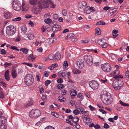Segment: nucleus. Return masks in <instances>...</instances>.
<instances>
[{
	"instance_id": "f257e3e1",
	"label": "nucleus",
	"mask_w": 129,
	"mask_h": 129,
	"mask_svg": "<svg viewBox=\"0 0 129 129\" xmlns=\"http://www.w3.org/2000/svg\"><path fill=\"white\" fill-rule=\"evenodd\" d=\"M37 6H34L32 11L34 13L37 14L41 11L40 9L47 8L49 6L48 3L45 0H40L38 3Z\"/></svg>"
},
{
	"instance_id": "f03ea898",
	"label": "nucleus",
	"mask_w": 129,
	"mask_h": 129,
	"mask_svg": "<svg viewBox=\"0 0 129 129\" xmlns=\"http://www.w3.org/2000/svg\"><path fill=\"white\" fill-rule=\"evenodd\" d=\"M123 78L122 76L119 75L116 77L115 80L112 83L113 86L116 90H119L123 84V81L120 78Z\"/></svg>"
},
{
	"instance_id": "7ed1b4c3",
	"label": "nucleus",
	"mask_w": 129,
	"mask_h": 129,
	"mask_svg": "<svg viewBox=\"0 0 129 129\" xmlns=\"http://www.w3.org/2000/svg\"><path fill=\"white\" fill-rule=\"evenodd\" d=\"M101 99L103 102L105 104H110L112 102V100L111 99H109L107 92L105 90L102 92Z\"/></svg>"
},
{
	"instance_id": "20e7f679",
	"label": "nucleus",
	"mask_w": 129,
	"mask_h": 129,
	"mask_svg": "<svg viewBox=\"0 0 129 129\" xmlns=\"http://www.w3.org/2000/svg\"><path fill=\"white\" fill-rule=\"evenodd\" d=\"M24 80L27 85L30 86L33 84L34 81V78L31 74H28L25 76Z\"/></svg>"
},
{
	"instance_id": "39448f33",
	"label": "nucleus",
	"mask_w": 129,
	"mask_h": 129,
	"mask_svg": "<svg viewBox=\"0 0 129 129\" xmlns=\"http://www.w3.org/2000/svg\"><path fill=\"white\" fill-rule=\"evenodd\" d=\"M6 31L8 35L11 36L15 34L16 32V29L14 26L10 25L6 27Z\"/></svg>"
},
{
	"instance_id": "423d86ee",
	"label": "nucleus",
	"mask_w": 129,
	"mask_h": 129,
	"mask_svg": "<svg viewBox=\"0 0 129 129\" xmlns=\"http://www.w3.org/2000/svg\"><path fill=\"white\" fill-rule=\"evenodd\" d=\"M41 114V112L39 110L33 109L29 112V116L31 118H34L39 116Z\"/></svg>"
},
{
	"instance_id": "0eeeda50",
	"label": "nucleus",
	"mask_w": 129,
	"mask_h": 129,
	"mask_svg": "<svg viewBox=\"0 0 129 129\" xmlns=\"http://www.w3.org/2000/svg\"><path fill=\"white\" fill-rule=\"evenodd\" d=\"M12 6L14 10L19 11L21 8V4L19 1L17 0H13L12 1Z\"/></svg>"
},
{
	"instance_id": "6e6552de",
	"label": "nucleus",
	"mask_w": 129,
	"mask_h": 129,
	"mask_svg": "<svg viewBox=\"0 0 129 129\" xmlns=\"http://www.w3.org/2000/svg\"><path fill=\"white\" fill-rule=\"evenodd\" d=\"M101 67L102 70L106 72H110L112 69L111 65L107 63L102 64L101 65Z\"/></svg>"
},
{
	"instance_id": "1a4fd4ad",
	"label": "nucleus",
	"mask_w": 129,
	"mask_h": 129,
	"mask_svg": "<svg viewBox=\"0 0 129 129\" xmlns=\"http://www.w3.org/2000/svg\"><path fill=\"white\" fill-rule=\"evenodd\" d=\"M90 87L93 89H97L99 87V83L94 80L90 81L89 83Z\"/></svg>"
},
{
	"instance_id": "9d476101",
	"label": "nucleus",
	"mask_w": 129,
	"mask_h": 129,
	"mask_svg": "<svg viewBox=\"0 0 129 129\" xmlns=\"http://www.w3.org/2000/svg\"><path fill=\"white\" fill-rule=\"evenodd\" d=\"M97 43L101 45L102 47L103 48H105L107 46V44L106 42V40L104 39H98L97 41Z\"/></svg>"
},
{
	"instance_id": "9b49d317",
	"label": "nucleus",
	"mask_w": 129,
	"mask_h": 129,
	"mask_svg": "<svg viewBox=\"0 0 129 129\" xmlns=\"http://www.w3.org/2000/svg\"><path fill=\"white\" fill-rule=\"evenodd\" d=\"M78 68L79 69H82L84 66V62L83 60L79 59L77 62Z\"/></svg>"
},
{
	"instance_id": "f8f14e48",
	"label": "nucleus",
	"mask_w": 129,
	"mask_h": 129,
	"mask_svg": "<svg viewBox=\"0 0 129 129\" xmlns=\"http://www.w3.org/2000/svg\"><path fill=\"white\" fill-rule=\"evenodd\" d=\"M84 59L87 65L90 66L92 64L93 60L92 57H85Z\"/></svg>"
},
{
	"instance_id": "ddd939ff",
	"label": "nucleus",
	"mask_w": 129,
	"mask_h": 129,
	"mask_svg": "<svg viewBox=\"0 0 129 129\" xmlns=\"http://www.w3.org/2000/svg\"><path fill=\"white\" fill-rule=\"evenodd\" d=\"M73 47H70L67 48L66 49V54L67 56H73V52H72V49Z\"/></svg>"
},
{
	"instance_id": "4468645a",
	"label": "nucleus",
	"mask_w": 129,
	"mask_h": 129,
	"mask_svg": "<svg viewBox=\"0 0 129 129\" xmlns=\"http://www.w3.org/2000/svg\"><path fill=\"white\" fill-rule=\"evenodd\" d=\"M52 30L54 32L60 31V26L58 24L54 25L52 28Z\"/></svg>"
},
{
	"instance_id": "2eb2a0df",
	"label": "nucleus",
	"mask_w": 129,
	"mask_h": 129,
	"mask_svg": "<svg viewBox=\"0 0 129 129\" xmlns=\"http://www.w3.org/2000/svg\"><path fill=\"white\" fill-rule=\"evenodd\" d=\"M4 16L6 19H9L12 17V15L9 12L6 11L4 12Z\"/></svg>"
},
{
	"instance_id": "dca6fc26",
	"label": "nucleus",
	"mask_w": 129,
	"mask_h": 129,
	"mask_svg": "<svg viewBox=\"0 0 129 129\" xmlns=\"http://www.w3.org/2000/svg\"><path fill=\"white\" fill-rule=\"evenodd\" d=\"M119 73V71L118 69H116L115 71H113L112 72L110 73V75H111L114 76H116L115 77V78H116V77L117 76H119L118 75Z\"/></svg>"
},
{
	"instance_id": "f3484780",
	"label": "nucleus",
	"mask_w": 129,
	"mask_h": 129,
	"mask_svg": "<svg viewBox=\"0 0 129 129\" xmlns=\"http://www.w3.org/2000/svg\"><path fill=\"white\" fill-rule=\"evenodd\" d=\"M70 95L71 96H73V97L72 96L71 98L72 99H73L74 97L77 94V92L76 91L73 89H72L70 91Z\"/></svg>"
},
{
	"instance_id": "a211bd4d",
	"label": "nucleus",
	"mask_w": 129,
	"mask_h": 129,
	"mask_svg": "<svg viewBox=\"0 0 129 129\" xmlns=\"http://www.w3.org/2000/svg\"><path fill=\"white\" fill-rule=\"evenodd\" d=\"M9 71L8 70L6 71L5 74L4 76L6 80L7 81H9L10 80V77L9 75Z\"/></svg>"
},
{
	"instance_id": "6ab92c4d",
	"label": "nucleus",
	"mask_w": 129,
	"mask_h": 129,
	"mask_svg": "<svg viewBox=\"0 0 129 129\" xmlns=\"http://www.w3.org/2000/svg\"><path fill=\"white\" fill-rule=\"evenodd\" d=\"M6 121V118L4 117H0V123L1 125L5 124Z\"/></svg>"
},
{
	"instance_id": "aec40b11",
	"label": "nucleus",
	"mask_w": 129,
	"mask_h": 129,
	"mask_svg": "<svg viewBox=\"0 0 129 129\" xmlns=\"http://www.w3.org/2000/svg\"><path fill=\"white\" fill-rule=\"evenodd\" d=\"M29 7L27 5L23 4L22 5V10L23 11H26L28 10Z\"/></svg>"
},
{
	"instance_id": "412c9836",
	"label": "nucleus",
	"mask_w": 129,
	"mask_h": 129,
	"mask_svg": "<svg viewBox=\"0 0 129 129\" xmlns=\"http://www.w3.org/2000/svg\"><path fill=\"white\" fill-rule=\"evenodd\" d=\"M27 38L29 40H32L34 38V35L33 32H29L27 35Z\"/></svg>"
},
{
	"instance_id": "4be33fe9",
	"label": "nucleus",
	"mask_w": 129,
	"mask_h": 129,
	"mask_svg": "<svg viewBox=\"0 0 129 129\" xmlns=\"http://www.w3.org/2000/svg\"><path fill=\"white\" fill-rule=\"evenodd\" d=\"M16 71L15 69H13L12 70L11 75L13 78H15L17 76V74L16 73Z\"/></svg>"
},
{
	"instance_id": "5701e85b",
	"label": "nucleus",
	"mask_w": 129,
	"mask_h": 129,
	"mask_svg": "<svg viewBox=\"0 0 129 129\" xmlns=\"http://www.w3.org/2000/svg\"><path fill=\"white\" fill-rule=\"evenodd\" d=\"M29 2L31 5H33L34 6H36V5H37V0H29Z\"/></svg>"
},
{
	"instance_id": "b1692460",
	"label": "nucleus",
	"mask_w": 129,
	"mask_h": 129,
	"mask_svg": "<svg viewBox=\"0 0 129 129\" xmlns=\"http://www.w3.org/2000/svg\"><path fill=\"white\" fill-rule=\"evenodd\" d=\"M21 31L24 33H26L27 31V28L25 25H23L21 27Z\"/></svg>"
},
{
	"instance_id": "393cba45",
	"label": "nucleus",
	"mask_w": 129,
	"mask_h": 129,
	"mask_svg": "<svg viewBox=\"0 0 129 129\" xmlns=\"http://www.w3.org/2000/svg\"><path fill=\"white\" fill-rule=\"evenodd\" d=\"M20 51H22L25 54H27L29 51V50L27 48H21L20 49Z\"/></svg>"
},
{
	"instance_id": "a878e982",
	"label": "nucleus",
	"mask_w": 129,
	"mask_h": 129,
	"mask_svg": "<svg viewBox=\"0 0 129 129\" xmlns=\"http://www.w3.org/2000/svg\"><path fill=\"white\" fill-rule=\"evenodd\" d=\"M47 41L48 43L51 44L54 43L55 40L53 38H51L48 39Z\"/></svg>"
},
{
	"instance_id": "bb28decb",
	"label": "nucleus",
	"mask_w": 129,
	"mask_h": 129,
	"mask_svg": "<svg viewBox=\"0 0 129 129\" xmlns=\"http://www.w3.org/2000/svg\"><path fill=\"white\" fill-rule=\"evenodd\" d=\"M79 120V118L78 117H74L72 119V121L75 123H77Z\"/></svg>"
},
{
	"instance_id": "cd10ccee",
	"label": "nucleus",
	"mask_w": 129,
	"mask_h": 129,
	"mask_svg": "<svg viewBox=\"0 0 129 129\" xmlns=\"http://www.w3.org/2000/svg\"><path fill=\"white\" fill-rule=\"evenodd\" d=\"M86 8L89 9V10L92 12H94L95 11V9L94 7H90L89 6H87Z\"/></svg>"
},
{
	"instance_id": "c85d7f7f",
	"label": "nucleus",
	"mask_w": 129,
	"mask_h": 129,
	"mask_svg": "<svg viewBox=\"0 0 129 129\" xmlns=\"http://www.w3.org/2000/svg\"><path fill=\"white\" fill-rule=\"evenodd\" d=\"M73 72V73L76 74H79L81 72V71H79L77 69H74Z\"/></svg>"
},
{
	"instance_id": "c756f323",
	"label": "nucleus",
	"mask_w": 129,
	"mask_h": 129,
	"mask_svg": "<svg viewBox=\"0 0 129 129\" xmlns=\"http://www.w3.org/2000/svg\"><path fill=\"white\" fill-rule=\"evenodd\" d=\"M74 35L73 33H69L68 35H67L66 38V39L67 38H70L72 37H74Z\"/></svg>"
},
{
	"instance_id": "7c9ffc66",
	"label": "nucleus",
	"mask_w": 129,
	"mask_h": 129,
	"mask_svg": "<svg viewBox=\"0 0 129 129\" xmlns=\"http://www.w3.org/2000/svg\"><path fill=\"white\" fill-rule=\"evenodd\" d=\"M11 49L14 50H16L17 51H20L19 49H18V48L16 46H13L11 47Z\"/></svg>"
},
{
	"instance_id": "2f4dec72",
	"label": "nucleus",
	"mask_w": 129,
	"mask_h": 129,
	"mask_svg": "<svg viewBox=\"0 0 129 129\" xmlns=\"http://www.w3.org/2000/svg\"><path fill=\"white\" fill-rule=\"evenodd\" d=\"M44 21L46 23L48 24L51 22L52 20L49 18H47L44 20Z\"/></svg>"
},
{
	"instance_id": "473e14b6",
	"label": "nucleus",
	"mask_w": 129,
	"mask_h": 129,
	"mask_svg": "<svg viewBox=\"0 0 129 129\" xmlns=\"http://www.w3.org/2000/svg\"><path fill=\"white\" fill-rule=\"evenodd\" d=\"M21 19V17H18L16 18H14L12 19L13 21H20Z\"/></svg>"
},
{
	"instance_id": "72a5a7b5",
	"label": "nucleus",
	"mask_w": 129,
	"mask_h": 129,
	"mask_svg": "<svg viewBox=\"0 0 129 129\" xmlns=\"http://www.w3.org/2000/svg\"><path fill=\"white\" fill-rule=\"evenodd\" d=\"M39 90L40 93H43L44 91V88L42 86H40L39 87Z\"/></svg>"
},
{
	"instance_id": "f704fd0d",
	"label": "nucleus",
	"mask_w": 129,
	"mask_h": 129,
	"mask_svg": "<svg viewBox=\"0 0 129 129\" xmlns=\"http://www.w3.org/2000/svg\"><path fill=\"white\" fill-rule=\"evenodd\" d=\"M105 23L102 21H100L96 23V24L97 25H105Z\"/></svg>"
},
{
	"instance_id": "c9c22d12",
	"label": "nucleus",
	"mask_w": 129,
	"mask_h": 129,
	"mask_svg": "<svg viewBox=\"0 0 129 129\" xmlns=\"http://www.w3.org/2000/svg\"><path fill=\"white\" fill-rule=\"evenodd\" d=\"M36 57H28L27 60L29 61H34Z\"/></svg>"
},
{
	"instance_id": "e433bc0d",
	"label": "nucleus",
	"mask_w": 129,
	"mask_h": 129,
	"mask_svg": "<svg viewBox=\"0 0 129 129\" xmlns=\"http://www.w3.org/2000/svg\"><path fill=\"white\" fill-rule=\"evenodd\" d=\"M96 32L95 35H99L101 34V32L100 29L96 28Z\"/></svg>"
},
{
	"instance_id": "4c0bfd02",
	"label": "nucleus",
	"mask_w": 129,
	"mask_h": 129,
	"mask_svg": "<svg viewBox=\"0 0 129 129\" xmlns=\"http://www.w3.org/2000/svg\"><path fill=\"white\" fill-rule=\"evenodd\" d=\"M120 104L122 106H129V104H127L123 102L121 100L119 101Z\"/></svg>"
},
{
	"instance_id": "58836bf2",
	"label": "nucleus",
	"mask_w": 129,
	"mask_h": 129,
	"mask_svg": "<svg viewBox=\"0 0 129 129\" xmlns=\"http://www.w3.org/2000/svg\"><path fill=\"white\" fill-rule=\"evenodd\" d=\"M49 74V72L48 71H46L44 73V76L47 77Z\"/></svg>"
},
{
	"instance_id": "ea45409f",
	"label": "nucleus",
	"mask_w": 129,
	"mask_h": 129,
	"mask_svg": "<svg viewBox=\"0 0 129 129\" xmlns=\"http://www.w3.org/2000/svg\"><path fill=\"white\" fill-rule=\"evenodd\" d=\"M62 13L63 15L64 16H66L67 14V12L66 10L63 9L62 10Z\"/></svg>"
},
{
	"instance_id": "a19ab883",
	"label": "nucleus",
	"mask_w": 129,
	"mask_h": 129,
	"mask_svg": "<svg viewBox=\"0 0 129 129\" xmlns=\"http://www.w3.org/2000/svg\"><path fill=\"white\" fill-rule=\"evenodd\" d=\"M5 97L4 93L2 91H0V98L1 99H3Z\"/></svg>"
},
{
	"instance_id": "79ce46f5",
	"label": "nucleus",
	"mask_w": 129,
	"mask_h": 129,
	"mask_svg": "<svg viewBox=\"0 0 129 129\" xmlns=\"http://www.w3.org/2000/svg\"><path fill=\"white\" fill-rule=\"evenodd\" d=\"M127 71H126L125 73V76L128 77H129V66L127 68Z\"/></svg>"
},
{
	"instance_id": "37998d69",
	"label": "nucleus",
	"mask_w": 129,
	"mask_h": 129,
	"mask_svg": "<svg viewBox=\"0 0 129 129\" xmlns=\"http://www.w3.org/2000/svg\"><path fill=\"white\" fill-rule=\"evenodd\" d=\"M60 73L62 77H65L66 76V74L64 72L62 71H60V72H59Z\"/></svg>"
},
{
	"instance_id": "c03bdc74",
	"label": "nucleus",
	"mask_w": 129,
	"mask_h": 129,
	"mask_svg": "<svg viewBox=\"0 0 129 129\" xmlns=\"http://www.w3.org/2000/svg\"><path fill=\"white\" fill-rule=\"evenodd\" d=\"M33 100L32 99H30L28 101L27 103L30 105L31 106L33 104Z\"/></svg>"
},
{
	"instance_id": "a18cd8bd",
	"label": "nucleus",
	"mask_w": 129,
	"mask_h": 129,
	"mask_svg": "<svg viewBox=\"0 0 129 129\" xmlns=\"http://www.w3.org/2000/svg\"><path fill=\"white\" fill-rule=\"evenodd\" d=\"M1 128L4 129H6L7 128V126L5 124L1 125Z\"/></svg>"
},
{
	"instance_id": "49530a36",
	"label": "nucleus",
	"mask_w": 129,
	"mask_h": 129,
	"mask_svg": "<svg viewBox=\"0 0 129 129\" xmlns=\"http://www.w3.org/2000/svg\"><path fill=\"white\" fill-rule=\"evenodd\" d=\"M79 111L77 109H75L73 111V113L75 115H77L79 113Z\"/></svg>"
},
{
	"instance_id": "de8ad7c7",
	"label": "nucleus",
	"mask_w": 129,
	"mask_h": 129,
	"mask_svg": "<svg viewBox=\"0 0 129 129\" xmlns=\"http://www.w3.org/2000/svg\"><path fill=\"white\" fill-rule=\"evenodd\" d=\"M57 81L58 83H61L63 82V80L60 77L57 79Z\"/></svg>"
},
{
	"instance_id": "09e8293b",
	"label": "nucleus",
	"mask_w": 129,
	"mask_h": 129,
	"mask_svg": "<svg viewBox=\"0 0 129 129\" xmlns=\"http://www.w3.org/2000/svg\"><path fill=\"white\" fill-rule=\"evenodd\" d=\"M57 87L58 88L60 89H61L63 88V86L62 84H59L58 85V86H57Z\"/></svg>"
},
{
	"instance_id": "8fccbe9b",
	"label": "nucleus",
	"mask_w": 129,
	"mask_h": 129,
	"mask_svg": "<svg viewBox=\"0 0 129 129\" xmlns=\"http://www.w3.org/2000/svg\"><path fill=\"white\" fill-rule=\"evenodd\" d=\"M77 109L80 110L79 112L84 111V109L82 107L80 106L77 108Z\"/></svg>"
},
{
	"instance_id": "3c124183",
	"label": "nucleus",
	"mask_w": 129,
	"mask_h": 129,
	"mask_svg": "<svg viewBox=\"0 0 129 129\" xmlns=\"http://www.w3.org/2000/svg\"><path fill=\"white\" fill-rule=\"evenodd\" d=\"M51 81L47 80L45 82V85L46 86H48L51 82Z\"/></svg>"
},
{
	"instance_id": "603ef678",
	"label": "nucleus",
	"mask_w": 129,
	"mask_h": 129,
	"mask_svg": "<svg viewBox=\"0 0 129 129\" xmlns=\"http://www.w3.org/2000/svg\"><path fill=\"white\" fill-rule=\"evenodd\" d=\"M51 114L52 115L55 116L56 118H58V115L57 113L54 112H52L51 113Z\"/></svg>"
},
{
	"instance_id": "864d4df0",
	"label": "nucleus",
	"mask_w": 129,
	"mask_h": 129,
	"mask_svg": "<svg viewBox=\"0 0 129 129\" xmlns=\"http://www.w3.org/2000/svg\"><path fill=\"white\" fill-rule=\"evenodd\" d=\"M61 55L59 52H57L54 54V56H61Z\"/></svg>"
},
{
	"instance_id": "5fc2aeb1",
	"label": "nucleus",
	"mask_w": 129,
	"mask_h": 129,
	"mask_svg": "<svg viewBox=\"0 0 129 129\" xmlns=\"http://www.w3.org/2000/svg\"><path fill=\"white\" fill-rule=\"evenodd\" d=\"M23 64H25L26 66H28L30 67H31L33 66L32 64L31 63H28L27 62H24L23 63Z\"/></svg>"
},
{
	"instance_id": "6e6d98bb",
	"label": "nucleus",
	"mask_w": 129,
	"mask_h": 129,
	"mask_svg": "<svg viewBox=\"0 0 129 129\" xmlns=\"http://www.w3.org/2000/svg\"><path fill=\"white\" fill-rule=\"evenodd\" d=\"M71 40L73 42H75L78 40V39L76 37H73L72 38Z\"/></svg>"
},
{
	"instance_id": "4d7b16f0",
	"label": "nucleus",
	"mask_w": 129,
	"mask_h": 129,
	"mask_svg": "<svg viewBox=\"0 0 129 129\" xmlns=\"http://www.w3.org/2000/svg\"><path fill=\"white\" fill-rule=\"evenodd\" d=\"M54 57V62H55L59 60L60 59L61 57Z\"/></svg>"
},
{
	"instance_id": "13d9d810",
	"label": "nucleus",
	"mask_w": 129,
	"mask_h": 129,
	"mask_svg": "<svg viewBox=\"0 0 129 129\" xmlns=\"http://www.w3.org/2000/svg\"><path fill=\"white\" fill-rule=\"evenodd\" d=\"M6 53V52L5 50L4 49H1V53L2 54H5Z\"/></svg>"
},
{
	"instance_id": "bf43d9fd",
	"label": "nucleus",
	"mask_w": 129,
	"mask_h": 129,
	"mask_svg": "<svg viewBox=\"0 0 129 129\" xmlns=\"http://www.w3.org/2000/svg\"><path fill=\"white\" fill-rule=\"evenodd\" d=\"M21 39V36H18V37L15 40V41L16 42H18L20 41Z\"/></svg>"
},
{
	"instance_id": "052dcab7",
	"label": "nucleus",
	"mask_w": 129,
	"mask_h": 129,
	"mask_svg": "<svg viewBox=\"0 0 129 129\" xmlns=\"http://www.w3.org/2000/svg\"><path fill=\"white\" fill-rule=\"evenodd\" d=\"M11 63H8L7 62H6L5 64V68L7 67L8 66H9L11 65Z\"/></svg>"
},
{
	"instance_id": "680f3d73",
	"label": "nucleus",
	"mask_w": 129,
	"mask_h": 129,
	"mask_svg": "<svg viewBox=\"0 0 129 129\" xmlns=\"http://www.w3.org/2000/svg\"><path fill=\"white\" fill-rule=\"evenodd\" d=\"M53 18L54 19H57L58 17V15L57 14H54L53 15Z\"/></svg>"
},
{
	"instance_id": "e2e57ef3",
	"label": "nucleus",
	"mask_w": 129,
	"mask_h": 129,
	"mask_svg": "<svg viewBox=\"0 0 129 129\" xmlns=\"http://www.w3.org/2000/svg\"><path fill=\"white\" fill-rule=\"evenodd\" d=\"M104 127L105 128H108L109 127V125L107 123H105L104 124Z\"/></svg>"
},
{
	"instance_id": "0e129e2a",
	"label": "nucleus",
	"mask_w": 129,
	"mask_h": 129,
	"mask_svg": "<svg viewBox=\"0 0 129 129\" xmlns=\"http://www.w3.org/2000/svg\"><path fill=\"white\" fill-rule=\"evenodd\" d=\"M44 129H55L54 128L51 126H48L46 127Z\"/></svg>"
},
{
	"instance_id": "69168bd1",
	"label": "nucleus",
	"mask_w": 129,
	"mask_h": 129,
	"mask_svg": "<svg viewBox=\"0 0 129 129\" xmlns=\"http://www.w3.org/2000/svg\"><path fill=\"white\" fill-rule=\"evenodd\" d=\"M74 126L76 127L77 128L79 129L80 127V126L77 123H76L74 125Z\"/></svg>"
},
{
	"instance_id": "338daca9",
	"label": "nucleus",
	"mask_w": 129,
	"mask_h": 129,
	"mask_svg": "<svg viewBox=\"0 0 129 129\" xmlns=\"http://www.w3.org/2000/svg\"><path fill=\"white\" fill-rule=\"evenodd\" d=\"M63 65L66 68H67L68 66V62L67 61H66L64 62Z\"/></svg>"
},
{
	"instance_id": "774afa93",
	"label": "nucleus",
	"mask_w": 129,
	"mask_h": 129,
	"mask_svg": "<svg viewBox=\"0 0 129 129\" xmlns=\"http://www.w3.org/2000/svg\"><path fill=\"white\" fill-rule=\"evenodd\" d=\"M89 107L91 111H93L95 110V108L91 105H90L89 106Z\"/></svg>"
}]
</instances>
